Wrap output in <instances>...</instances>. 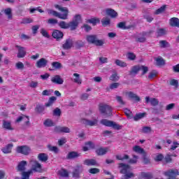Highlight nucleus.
Listing matches in <instances>:
<instances>
[{"instance_id": "nucleus-53", "label": "nucleus", "mask_w": 179, "mask_h": 179, "mask_svg": "<svg viewBox=\"0 0 179 179\" xmlns=\"http://www.w3.org/2000/svg\"><path fill=\"white\" fill-rule=\"evenodd\" d=\"M35 110L36 111H37V113H41L44 111L45 108H44V106L38 104L36 105Z\"/></svg>"}, {"instance_id": "nucleus-64", "label": "nucleus", "mask_w": 179, "mask_h": 179, "mask_svg": "<svg viewBox=\"0 0 179 179\" xmlns=\"http://www.w3.org/2000/svg\"><path fill=\"white\" fill-rule=\"evenodd\" d=\"M120 87V83H113L110 85V89H118Z\"/></svg>"}, {"instance_id": "nucleus-40", "label": "nucleus", "mask_w": 179, "mask_h": 179, "mask_svg": "<svg viewBox=\"0 0 179 179\" xmlns=\"http://www.w3.org/2000/svg\"><path fill=\"white\" fill-rule=\"evenodd\" d=\"M43 125H45V127H55V123L54 122H52V120H51L50 119H47L44 121L43 122Z\"/></svg>"}, {"instance_id": "nucleus-32", "label": "nucleus", "mask_w": 179, "mask_h": 179, "mask_svg": "<svg viewBox=\"0 0 179 179\" xmlns=\"http://www.w3.org/2000/svg\"><path fill=\"white\" fill-rule=\"evenodd\" d=\"M38 159L40 162H45L48 160V155L45 153H40L38 155Z\"/></svg>"}, {"instance_id": "nucleus-4", "label": "nucleus", "mask_w": 179, "mask_h": 179, "mask_svg": "<svg viewBox=\"0 0 179 179\" xmlns=\"http://www.w3.org/2000/svg\"><path fill=\"white\" fill-rule=\"evenodd\" d=\"M86 40L90 44H95V45H103L104 40L97 38V35H87Z\"/></svg>"}, {"instance_id": "nucleus-3", "label": "nucleus", "mask_w": 179, "mask_h": 179, "mask_svg": "<svg viewBox=\"0 0 179 179\" xmlns=\"http://www.w3.org/2000/svg\"><path fill=\"white\" fill-rule=\"evenodd\" d=\"M82 22V16L79 14L76 15L72 21L69 22V29L73 31V30H76L78 27L79 26V23Z\"/></svg>"}, {"instance_id": "nucleus-62", "label": "nucleus", "mask_w": 179, "mask_h": 179, "mask_svg": "<svg viewBox=\"0 0 179 179\" xmlns=\"http://www.w3.org/2000/svg\"><path fill=\"white\" fill-rule=\"evenodd\" d=\"M48 24H58V20L55 18H50L48 20Z\"/></svg>"}, {"instance_id": "nucleus-37", "label": "nucleus", "mask_w": 179, "mask_h": 179, "mask_svg": "<svg viewBox=\"0 0 179 179\" xmlns=\"http://www.w3.org/2000/svg\"><path fill=\"white\" fill-rule=\"evenodd\" d=\"M145 115H146V113H137L134 117V121H139V120H142V118H145Z\"/></svg>"}, {"instance_id": "nucleus-5", "label": "nucleus", "mask_w": 179, "mask_h": 179, "mask_svg": "<svg viewBox=\"0 0 179 179\" xmlns=\"http://www.w3.org/2000/svg\"><path fill=\"white\" fill-rule=\"evenodd\" d=\"M99 111L105 117H111L113 115V108L107 104L100 105Z\"/></svg>"}, {"instance_id": "nucleus-21", "label": "nucleus", "mask_w": 179, "mask_h": 179, "mask_svg": "<svg viewBox=\"0 0 179 179\" xmlns=\"http://www.w3.org/2000/svg\"><path fill=\"white\" fill-rule=\"evenodd\" d=\"M138 178L152 179L153 178V175L150 172H141L138 176Z\"/></svg>"}, {"instance_id": "nucleus-59", "label": "nucleus", "mask_w": 179, "mask_h": 179, "mask_svg": "<svg viewBox=\"0 0 179 179\" xmlns=\"http://www.w3.org/2000/svg\"><path fill=\"white\" fill-rule=\"evenodd\" d=\"M41 34H42L43 37H46V38H50V34H48V32L45 29H41Z\"/></svg>"}, {"instance_id": "nucleus-20", "label": "nucleus", "mask_w": 179, "mask_h": 179, "mask_svg": "<svg viewBox=\"0 0 179 179\" xmlns=\"http://www.w3.org/2000/svg\"><path fill=\"white\" fill-rule=\"evenodd\" d=\"M18 48V53L17 55V58H24L26 55V49L24 47H20L17 45Z\"/></svg>"}, {"instance_id": "nucleus-7", "label": "nucleus", "mask_w": 179, "mask_h": 179, "mask_svg": "<svg viewBox=\"0 0 179 179\" xmlns=\"http://www.w3.org/2000/svg\"><path fill=\"white\" fill-rule=\"evenodd\" d=\"M101 124H102V125H105V127H110L113 128V129H117V131L121 129V126L120 124L107 119L101 120Z\"/></svg>"}, {"instance_id": "nucleus-16", "label": "nucleus", "mask_w": 179, "mask_h": 179, "mask_svg": "<svg viewBox=\"0 0 179 179\" xmlns=\"http://www.w3.org/2000/svg\"><path fill=\"white\" fill-rule=\"evenodd\" d=\"M106 12V15L108 16H110L111 19H115V17H118V13H117V11H115L113 8H107Z\"/></svg>"}, {"instance_id": "nucleus-47", "label": "nucleus", "mask_w": 179, "mask_h": 179, "mask_svg": "<svg viewBox=\"0 0 179 179\" xmlns=\"http://www.w3.org/2000/svg\"><path fill=\"white\" fill-rule=\"evenodd\" d=\"M73 76H75L74 82L75 83H78V85L82 84V80H80V76L78 73H74Z\"/></svg>"}, {"instance_id": "nucleus-54", "label": "nucleus", "mask_w": 179, "mask_h": 179, "mask_svg": "<svg viewBox=\"0 0 179 179\" xmlns=\"http://www.w3.org/2000/svg\"><path fill=\"white\" fill-rule=\"evenodd\" d=\"M88 172L90 174H99V173H100V169L97 168H92L88 170Z\"/></svg>"}, {"instance_id": "nucleus-44", "label": "nucleus", "mask_w": 179, "mask_h": 179, "mask_svg": "<svg viewBox=\"0 0 179 179\" xmlns=\"http://www.w3.org/2000/svg\"><path fill=\"white\" fill-rule=\"evenodd\" d=\"M117 27L122 29V30H128L129 27H127L125 22H120L117 24Z\"/></svg>"}, {"instance_id": "nucleus-10", "label": "nucleus", "mask_w": 179, "mask_h": 179, "mask_svg": "<svg viewBox=\"0 0 179 179\" xmlns=\"http://www.w3.org/2000/svg\"><path fill=\"white\" fill-rule=\"evenodd\" d=\"M52 37L55 38L57 41H59V40H62L64 38V32L58 29H54L52 33Z\"/></svg>"}, {"instance_id": "nucleus-38", "label": "nucleus", "mask_w": 179, "mask_h": 179, "mask_svg": "<svg viewBox=\"0 0 179 179\" xmlns=\"http://www.w3.org/2000/svg\"><path fill=\"white\" fill-rule=\"evenodd\" d=\"M59 174L61 176V177H64L65 178H68L69 177V173H68V171L64 169H62L60 171H59Z\"/></svg>"}, {"instance_id": "nucleus-34", "label": "nucleus", "mask_w": 179, "mask_h": 179, "mask_svg": "<svg viewBox=\"0 0 179 179\" xmlns=\"http://www.w3.org/2000/svg\"><path fill=\"white\" fill-rule=\"evenodd\" d=\"M57 101V98L55 96H51L49 98L48 103L45 104V107H51Z\"/></svg>"}, {"instance_id": "nucleus-46", "label": "nucleus", "mask_w": 179, "mask_h": 179, "mask_svg": "<svg viewBox=\"0 0 179 179\" xmlns=\"http://www.w3.org/2000/svg\"><path fill=\"white\" fill-rule=\"evenodd\" d=\"M48 149H49L50 152H54V153L56 154L58 153V152H59V149H58V147L52 146L51 145H48Z\"/></svg>"}, {"instance_id": "nucleus-60", "label": "nucleus", "mask_w": 179, "mask_h": 179, "mask_svg": "<svg viewBox=\"0 0 179 179\" xmlns=\"http://www.w3.org/2000/svg\"><path fill=\"white\" fill-rule=\"evenodd\" d=\"M127 58L130 59V61H134V59H136V55L133 52H129L127 53Z\"/></svg>"}, {"instance_id": "nucleus-50", "label": "nucleus", "mask_w": 179, "mask_h": 179, "mask_svg": "<svg viewBox=\"0 0 179 179\" xmlns=\"http://www.w3.org/2000/svg\"><path fill=\"white\" fill-rule=\"evenodd\" d=\"M120 77L118 76V74L117 73H114L112 74L110 77V80H112V82H117L119 80Z\"/></svg>"}, {"instance_id": "nucleus-30", "label": "nucleus", "mask_w": 179, "mask_h": 179, "mask_svg": "<svg viewBox=\"0 0 179 179\" xmlns=\"http://www.w3.org/2000/svg\"><path fill=\"white\" fill-rule=\"evenodd\" d=\"M24 122V124L22 125V129H27V128H30V118H29V116L25 117Z\"/></svg>"}, {"instance_id": "nucleus-15", "label": "nucleus", "mask_w": 179, "mask_h": 179, "mask_svg": "<svg viewBox=\"0 0 179 179\" xmlns=\"http://www.w3.org/2000/svg\"><path fill=\"white\" fill-rule=\"evenodd\" d=\"M51 82H52V83H55V85H63L64 78H62L59 75H55L51 78Z\"/></svg>"}, {"instance_id": "nucleus-39", "label": "nucleus", "mask_w": 179, "mask_h": 179, "mask_svg": "<svg viewBox=\"0 0 179 179\" xmlns=\"http://www.w3.org/2000/svg\"><path fill=\"white\" fill-rule=\"evenodd\" d=\"M71 48H72V45H62V55L65 56L66 52H69L71 50Z\"/></svg>"}, {"instance_id": "nucleus-17", "label": "nucleus", "mask_w": 179, "mask_h": 179, "mask_svg": "<svg viewBox=\"0 0 179 179\" xmlns=\"http://www.w3.org/2000/svg\"><path fill=\"white\" fill-rule=\"evenodd\" d=\"M48 64V60L45 59V58H41L36 62V67L45 68Z\"/></svg>"}, {"instance_id": "nucleus-14", "label": "nucleus", "mask_w": 179, "mask_h": 179, "mask_svg": "<svg viewBox=\"0 0 179 179\" xmlns=\"http://www.w3.org/2000/svg\"><path fill=\"white\" fill-rule=\"evenodd\" d=\"M26 166H27V162L26 161H21L18 163L17 166V171L20 173H23L26 171Z\"/></svg>"}, {"instance_id": "nucleus-11", "label": "nucleus", "mask_w": 179, "mask_h": 179, "mask_svg": "<svg viewBox=\"0 0 179 179\" xmlns=\"http://www.w3.org/2000/svg\"><path fill=\"white\" fill-rule=\"evenodd\" d=\"M63 45H83V42L82 41H75L73 39L69 38L66 39Z\"/></svg>"}, {"instance_id": "nucleus-18", "label": "nucleus", "mask_w": 179, "mask_h": 179, "mask_svg": "<svg viewBox=\"0 0 179 179\" xmlns=\"http://www.w3.org/2000/svg\"><path fill=\"white\" fill-rule=\"evenodd\" d=\"M145 102L148 103H150L151 106L156 107V106H159V100L156 98H151L149 96L145 97Z\"/></svg>"}, {"instance_id": "nucleus-48", "label": "nucleus", "mask_w": 179, "mask_h": 179, "mask_svg": "<svg viewBox=\"0 0 179 179\" xmlns=\"http://www.w3.org/2000/svg\"><path fill=\"white\" fill-rule=\"evenodd\" d=\"M88 23H91L93 26H96L97 23H100V20L99 18H92L87 20Z\"/></svg>"}, {"instance_id": "nucleus-12", "label": "nucleus", "mask_w": 179, "mask_h": 179, "mask_svg": "<svg viewBox=\"0 0 179 179\" xmlns=\"http://www.w3.org/2000/svg\"><path fill=\"white\" fill-rule=\"evenodd\" d=\"M125 96H127L130 99V100H134V101H140L141 97L138 96L136 94L134 93L133 92H125Z\"/></svg>"}, {"instance_id": "nucleus-56", "label": "nucleus", "mask_w": 179, "mask_h": 179, "mask_svg": "<svg viewBox=\"0 0 179 179\" xmlns=\"http://www.w3.org/2000/svg\"><path fill=\"white\" fill-rule=\"evenodd\" d=\"M62 113V112L61 111V109H59V108H56L53 110V115H55V117H61Z\"/></svg>"}, {"instance_id": "nucleus-24", "label": "nucleus", "mask_w": 179, "mask_h": 179, "mask_svg": "<svg viewBox=\"0 0 179 179\" xmlns=\"http://www.w3.org/2000/svg\"><path fill=\"white\" fill-rule=\"evenodd\" d=\"M3 128L7 129L8 131H13V127H12V123L9 121L3 120Z\"/></svg>"}, {"instance_id": "nucleus-36", "label": "nucleus", "mask_w": 179, "mask_h": 179, "mask_svg": "<svg viewBox=\"0 0 179 179\" xmlns=\"http://www.w3.org/2000/svg\"><path fill=\"white\" fill-rule=\"evenodd\" d=\"M33 173L31 170H29L28 171H24L22 172V178L21 179H29L30 175Z\"/></svg>"}, {"instance_id": "nucleus-49", "label": "nucleus", "mask_w": 179, "mask_h": 179, "mask_svg": "<svg viewBox=\"0 0 179 179\" xmlns=\"http://www.w3.org/2000/svg\"><path fill=\"white\" fill-rule=\"evenodd\" d=\"M166 6L164 5L161 6L159 8L155 10V15H160V13H163L166 10Z\"/></svg>"}, {"instance_id": "nucleus-1", "label": "nucleus", "mask_w": 179, "mask_h": 179, "mask_svg": "<svg viewBox=\"0 0 179 179\" xmlns=\"http://www.w3.org/2000/svg\"><path fill=\"white\" fill-rule=\"evenodd\" d=\"M55 8L58 9L61 13H58L52 9L48 10V13L50 16H54L55 17H58V19H61L62 20H68V16H69V10L66 7H62L58 4L55 5Z\"/></svg>"}, {"instance_id": "nucleus-43", "label": "nucleus", "mask_w": 179, "mask_h": 179, "mask_svg": "<svg viewBox=\"0 0 179 179\" xmlns=\"http://www.w3.org/2000/svg\"><path fill=\"white\" fill-rule=\"evenodd\" d=\"M139 71H142V73L141 75H146V73H148V72H149V67L146 66H139Z\"/></svg>"}, {"instance_id": "nucleus-19", "label": "nucleus", "mask_w": 179, "mask_h": 179, "mask_svg": "<svg viewBox=\"0 0 179 179\" xmlns=\"http://www.w3.org/2000/svg\"><path fill=\"white\" fill-rule=\"evenodd\" d=\"M12 148H13V144L9 143L7 145H6L1 148V152H3V153H4V155H8V153H12Z\"/></svg>"}, {"instance_id": "nucleus-2", "label": "nucleus", "mask_w": 179, "mask_h": 179, "mask_svg": "<svg viewBox=\"0 0 179 179\" xmlns=\"http://www.w3.org/2000/svg\"><path fill=\"white\" fill-rule=\"evenodd\" d=\"M118 169H122L120 170V174H123L121 179H129L134 178L135 177V173L129 172L131 169V166L124 163L119 164Z\"/></svg>"}, {"instance_id": "nucleus-29", "label": "nucleus", "mask_w": 179, "mask_h": 179, "mask_svg": "<svg viewBox=\"0 0 179 179\" xmlns=\"http://www.w3.org/2000/svg\"><path fill=\"white\" fill-rule=\"evenodd\" d=\"M83 163L85 166H97V161L93 159H85Z\"/></svg>"}, {"instance_id": "nucleus-27", "label": "nucleus", "mask_w": 179, "mask_h": 179, "mask_svg": "<svg viewBox=\"0 0 179 179\" xmlns=\"http://www.w3.org/2000/svg\"><path fill=\"white\" fill-rule=\"evenodd\" d=\"M134 152H136V153H139L140 155H143V156H146V152H145V150L143 148H141L138 145H135L133 148Z\"/></svg>"}, {"instance_id": "nucleus-55", "label": "nucleus", "mask_w": 179, "mask_h": 179, "mask_svg": "<svg viewBox=\"0 0 179 179\" xmlns=\"http://www.w3.org/2000/svg\"><path fill=\"white\" fill-rule=\"evenodd\" d=\"M116 100L117 103L120 104V106H125V101H124V100L122 99V96L117 95Z\"/></svg>"}, {"instance_id": "nucleus-26", "label": "nucleus", "mask_w": 179, "mask_h": 179, "mask_svg": "<svg viewBox=\"0 0 179 179\" xmlns=\"http://www.w3.org/2000/svg\"><path fill=\"white\" fill-rule=\"evenodd\" d=\"M52 68L49 69V71H57L62 68V64L59 62H54L52 63Z\"/></svg>"}, {"instance_id": "nucleus-35", "label": "nucleus", "mask_w": 179, "mask_h": 179, "mask_svg": "<svg viewBox=\"0 0 179 179\" xmlns=\"http://www.w3.org/2000/svg\"><path fill=\"white\" fill-rule=\"evenodd\" d=\"M58 26L59 27H60V29H69V22H66L65 21H60L59 22H58Z\"/></svg>"}, {"instance_id": "nucleus-51", "label": "nucleus", "mask_w": 179, "mask_h": 179, "mask_svg": "<svg viewBox=\"0 0 179 179\" xmlns=\"http://www.w3.org/2000/svg\"><path fill=\"white\" fill-rule=\"evenodd\" d=\"M115 63L116 64V65H117V66H121L122 68H125V66H127V63L120 59H116Z\"/></svg>"}, {"instance_id": "nucleus-13", "label": "nucleus", "mask_w": 179, "mask_h": 179, "mask_svg": "<svg viewBox=\"0 0 179 179\" xmlns=\"http://www.w3.org/2000/svg\"><path fill=\"white\" fill-rule=\"evenodd\" d=\"M81 122L86 126L88 127H94V125H97V122H99V121L97 120V119H94L93 120H89L87 119H82L81 120Z\"/></svg>"}, {"instance_id": "nucleus-28", "label": "nucleus", "mask_w": 179, "mask_h": 179, "mask_svg": "<svg viewBox=\"0 0 179 179\" xmlns=\"http://www.w3.org/2000/svg\"><path fill=\"white\" fill-rule=\"evenodd\" d=\"M139 66H134L129 71L130 76H136L139 72Z\"/></svg>"}, {"instance_id": "nucleus-25", "label": "nucleus", "mask_w": 179, "mask_h": 179, "mask_svg": "<svg viewBox=\"0 0 179 179\" xmlns=\"http://www.w3.org/2000/svg\"><path fill=\"white\" fill-rule=\"evenodd\" d=\"M107 152H108V148H99L96 150V153L98 156H104V155L107 154Z\"/></svg>"}, {"instance_id": "nucleus-23", "label": "nucleus", "mask_w": 179, "mask_h": 179, "mask_svg": "<svg viewBox=\"0 0 179 179\" xmlns=\"http://www.w3.org/2000/svg\"><path fill=\"white\" fill-rule=\"evenodd\" d=\"M169 24L171 26V27H179V19L177 17L171 18Z\"/></svg>"}, {"instance_id": "nucleus-42", "label": "nucleus", "mask_w": 179, "mask_h": 179, "mask_svg": "<svg viewBox=\"0 0 179 179\" xmlns=\"http://www.w3.org/2000/svg\"><path fill=\"white\" fill-rule=\"evenodd\" d=\"M101 23L103 27H107V26H110V24H111V20L108 18H103L101 20Z\"/></svg>"}, {"instance_id": "nucleus-61", "label": "nucleus", "mask_w": 179, "mask_h": 179, "mask_svg": "<svg viewBox=\"0 0 179 179\" xmlns=\"http://www.w3.org/2000/svg\"><path fill=\"white\" fill-rule=\"evenodd\" d=\"M169 84L171 85V86H175V87H178V80L176 79L171 80Z\"/></svg>"}, {"instance_id": "nucleus-63", "label": "nucleus", "mask_w": 179, "mask_h": 179, "mask_svg": "<svg viewBox=\"0 0 179 179\" xmlns=\"http://www.w3.org/2000/svg\"><path fill=\"white\" fill-rule=\"evenodd\" d=\"M164 160L166 163H171V162H173V159H171V155H170V154H166L164 157Z\"/></svg>"}, {"instance_id": "nucleus-9", "label": "nucleus", "mask_w": 179, "mask_h": 179, "mask_svg": "<svg viewBox=\"0 0 179 179\" xmlns=\"http://www.w3.org/2000/svg\"><path fill=\"white\" fill-rule=\"evenodd\" d=\"M16 152L17 153L27 156L30 153V148L27 145H19L17 147Z\"/></svg>"}, {"instance_id": "nucleus-57", "label": "nucleus", "mask_w": 179, "mask_h": 179, "mask_svg": "<svg viewBox=\"0 0 179 179\" xmlns=\"http://www.w3.org/2000/svg\"><path fill=\"white\" fill-rule=\"evenodd\" d=\"M15 68L16 69H20L22 71V69H24V64L21 62H18L15 64Z\"/></svg>"}, {"instance_id": "nucleus-31", "label": "nucleus", "mask_w": 179, "mask_h": 179, "mask_svg": "<svg viewBox=\"0 0 179 179\" xmlns=\"http://www.w3.org/2000/svg\"><path fill=\"white\" fill-rule=\"evenodd\" d=\"M167 34V29L164 28H159L157 30V37H162Z\"/></svg>"}, {"instance_id": "nucleus-52", "label": "nucleus", "mask_w": 179, "mask_h": 179, "mask_svg": "<svg viewBox=\"0 0 179 179\" xmlns=\"http://www.w3.org/2000/svg\"><path fill=\"white\" fill-rule=\"evenodd\" d=\"M152 132V127H143L142 129V133L143 134H150Z\"/></svg>"}, {"instance_id": "nucleus-6", "label": "nucleus", "mask_w": 179, "mask_h": 179, "mask_svg": "<svg viewBox=\"0 0 179 179\" xmlns=\"http://www.w3.org/2000/svg\"><path fill=\"white\" fill-rule=\"evenodd\" d=\"M83 166L82 164H77L76 167L73 168L72 172V177L73 178L79 179L80 178V174L83 173Z\"/></svg>"}, {"instance_id": "nucleus-22", "label": "nucleus", "mask_w": 179, "mask_h": 179, "mask_svg": "<svg viewBox=\"0 0 179 179\" xmlns=\"http://www.w3.org/2000/svg\"><path fill=\"white\" fill-rule=\"evenodd\" d=\"M79 156H80V155H79L78 152L72 151L68 153L66 159L68 160H72L73 159H78Z\"/></svg>"}, {"instance_id": "nucleus-8", "label": "nucleus", "mask_w": 179, "mask_h": 179, "mask_svg": "<svg viewBox=\"0 0 179 179\" xmlns=\"http://www.w3.org/2000/svg\"><path fill=\"white\" fill-rule=\"evenodd\" d=\"M29 163L31 165V171H35V173H43V166L38 163V161L31 159Z\"/></svg>"}, {"instance_id": "nucleus-45", "label": "nucleus", "mask_w": 179, "mask_h": 179, "mask_svg": "<svg viewBox=\"0 0 179 179\" xmlns=\"http://www.w3.org/2000/svg\"><path fill=\"white\" fill-rule=\"evenodd\" d=\"M146 34H148L147 32H143V36L137 38L136 39V41H137V43H145V41H146V38H145V36H146Z\"/></svg>"}, {"instance_id": "nucleus-33", "label": "nucleus", "mask_w": 179, "mask_h": 179, "mask_svg": "<svg viewBox=\"0 0 179 179\" xmlns=\"http://www.w3.org/2000/svg\"><path fill=\"white\" fill-rule=\"evenodd\" d=\"M157 66H163L166 65V61L162 57H157L156 59Z\"/></svg>"}, {"instance_id": "nucleus-41", "label": "nucleus", "mask_w": 179, "mask_h": 179, "mask_svg": "<svg viewBox=\"0 0 179 179\" xmlns=\"http://www.w3.org/2000/svg\"><path fill=\"white\" fill-rule=\"evenodd\" d=\"M4 13L6 16H8V19L12 20L13 15H12V8H7L4 10Z\"/></svg>"}, {"instance_id": "nucleus-58", "label": "nucleus", "mask_w": 179, "mask_h": 179, "mask_svg": "<svg viewBox=\"0 0 179 179\" xmlns=\"http://www.w3.org/2000/svg\"><path fill=\"white\" fill-rule=\"evenodd\" d=\"M156 76H157V71L152 70L148 75V79H153V78H156Z\"/></svg>"}]
</instances>
